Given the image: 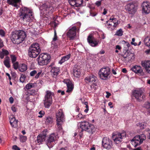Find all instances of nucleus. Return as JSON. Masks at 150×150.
I'll use <instances>...</instances> for the list:
<instances>
[{"instance_id": "nucleus-1", "label": "nucleus", "mask_w": 150, "mask_h": 150, "mask_svg": "<svg viewBox=\"0 0 150 150\" xmlns=\"http://www.w3.org/2000/svg\"><path fill=\"white\" fill-rule=\"evenodd\" d=\"M26 37L25 32L22 30L15 31L11 33V39L14 44H18L22 42Z\"/></svg>"}, {"instance_id": "nucleus-2", "label": "nucleus", "mask_w": 150, "mask_h": 150, "mask_svg": "<svg viewBox=\"0 0 150 150\" xmlns=\"http://www.w3.org/2000/svg\"><path fill=\"white\" fill-rule=\"evenodd\" d=\"M19 15L21 19L26 22H29L30 20H33L34 18L32 11L26 7H22L20 9Z\"/></svg>"}, {"instance_id": "nucleus-3", "label": "nucleus", "mask_w": 150, "mask_h": 150, "mask_svg": "<svg viewBox=\"0 0 150 150\" xmlns=\"http://www.w3.org/2000/svg\"><path fill=\"white\" fill-rule=\"evenodd\" d=\"M80 127L82 132L83 130L86 131L91 135L95 134L96 130L94 125L87 121L81 122L80 123Z\"/></svg>"}, {"instance_id": "nucleus-4", "label": "nucleus", "mask_w": 150, "mask_h": 150, "mask_svg": "<svg viewBox=\"0 0 150 150\" xmlns=\"http://www.w3.org/2000/svg\"><path fill=\"white\" fill-rule=\"evenodd\" d=\"M80 127L82 132L83 130L86 131L91 135L95 134L96 130L94 125L87 121L81 122L80 123Z\"/></svg>"}, {"instance_id": "nucleus-5", "label": "nucleus", "mask_w": 150, "mask_h": 150, "mask_svg": "<svg viewBox=\"0 0 150 150\" xmlns=\"http://www.w3.org/2000/svg\"><path fill=\"white\" fill-rule=\"evenodd\" d=\"M41 51L40 45L35 43L31 45L28 50V55L30 57L35 58L39 54Z\"/></svg>"}, {"instance_id": "nucleus-6", "label": "nucleus", "mask_w": 150, "mask_h": 150, "mask_svg": "<svg viewBox=\"0 0 150 150\" xmlns=\"http://www.w3.org/2000/svg\"><path fill=\"white\" fill-rule=\"evenodd\" d=\"M42 8V12L46 17H48L52 14L54 11V8L52 4L48 2L43 4L41 6Z\"/></svg>"}, {"instance_id": "nucleus-7", "label": "nucleus", "mask_w": 150, "mask_h": 150, "mask_svg": "<svg viewBox=\"0 0 150 150\" xmlns=\"http://www.w3.org/2000/svg\"><path fill=\"white\" fill-rule=\"evenodd\" d=\"M50 56L47 53H42L40 54L37 59L38 64L40 65H47L50 61Z\"/></svg>"}, {"instance_id": "nucleus-8", "label": "nucleus", "mask_w": 150, "mask_h": 150, "mask_svg": "<svg viewBox=\"0 0 150 150\" xmlns=\"http://www.w3.org/2000/svg\"><path fill=\"white\" fill-rule=\"evenodd\" d=\"M146 139V137L144 134L137 135L131 140V143L134 147H136L141 144Z\"/></svg>"}, {"instance_id": "nucleus-9", "label": "nucleus", "mask_w": 150, "mask_h": 150, "mask_svg": "<svg viewBox=\"0 0 150 150\" xmlns=\"http://www.w3.org/2000/svg\"><path fill=\"white\" fill-rule=\"evenodd\" d=\"M110 68L108 67L101 68L98 72V75L100 78L103 80H106L110 77Z\"/></svg>"}, {"instance_id": "nucleus-10", "label": "nucleus", "mask_w": 150, "mask_h": 150, "mask_svg": "<svg viewBox=\"0 0 150 150\" xmlns=\"http://www.w3.org/2000/svg\"><path fill=\"white\" fill-rule=\"evenodd\" d=\"M46 94L45 96V100L44 104L45 108H49L52 103V97L54 95V93L50 91H47L46 92Z\"/></svg>"}, {"instance_id": "nucleus-11", "label": "nucleus", "mask_w": 150, "mask_h": 150, "mask_svg": "<svg viewBox=\"0 0 150 150\" xmlns=\"http://www.w3.org/2000/svg\"><path fill=\"white\" fill-rule=\"evenodd\" d=\"M133 97H134L136 100L139 102L143 100L145 98V96L144 93L141 90H135L133 91L132 93Z\"/></svg>"}, {"instance_id": "nucleus-12", "label": "nucleus", "mask_w": 150, "mask_h": 150, "mask_svg": "<svg viewBox=\"0 0 150 150\" xmlns=\"http://www.w3.org/2000/svg\"><path fill=\"white\" fill-rule=\"evenodd\" d=\"M58 138L57 133H53L51 134L48 137L46 141V144L50 148L52 147L54 144V142Z\"/></svg>"}, {"instance_id": "nucleus-13", "label": "nucleus", "mask_w": 150, "mask_h": 150, "mask_svg": "<svg viewBox=\"0 0 150 150\" xmlns=\"http://www.w3.org/2000/svg\"><path fill=\"white\" fill-rule=\"evenodd\" d=\"M126 136V134L125 132L115 134L113 137L114 142L117 144H120L122 142L123 138H125Z\"/></svg>"}, {"instance_id": "nucleus-14", "label": "nucleus", "mask_w": 150, "mask_h": 150, "mask_svg": "<svg viewBox=\"0 0 150 150\" xmlns=\"http://www.w3.org/2000/svg\"><path fill=\"white\" fill-rule=\"evenodd\" d=\"M102 145L104 148L110 149L112 146V141L108 138L104 137L102 141Z\"/></svg>"}, {"instance_id": "nucleus-15", "label": "nucleus", "mask_w": 150, "mask_h": 150, "mask_svg": "<svg viewBox=\"0 0 150 150\" xmlns=\"http://www.w3.org/2000/svg\"><path fill=\"white\" fill-rule=\"evenodd\" d=\"M76 26H73L69 29L67 33V37L70 40H73L76 36Z\"/></svg>"}, {"instance_id": "nucleus-16", "label": "nucleus", "mask_w": 150, "mask_h": 150, "mask_svg": "<svg viewBox=\"0 0 150 150\" xmlns=\"http://www.w3.org/2000/svg\"><path fill=\"white\" fill-rule=\"evenodd\" d=\"M87 40L89 44L92 47H95L98 45V40L95 38L91 34L88 37Z\"/></svg>"}, {"instance_id": "nucleus-17", "label": "nucleus", "mask_w": 150, "mask_h": 150, "mask_svg": "<svg viewBox=\"0 0 150 150\" xmlns=\"http://www.w3.org/2000/svg\"><path fill=\"white\" fill-rule=\"evenodd\" d=\"M126 9L129 14L133 15L136 12L137 8L134 4L129 3L127 5Z\"/></svg>"}, {"instance_id": "nucleus-18", "label": "nucleus", "mask_w": 150, "mask_h": 150, "mask_svg": "<svg viewBox=\"0 0 150 150\" xmlns=\"http://www.w3.org/2000/svg\"><path fill=\"white\" fill-rule=\"evenodd\" d=\"M56 118L57 123L60 124L61 122H63L64 120V115L61 109L59 110L56 113Z\"/></svg>"}, {"instance_id": "nucleus-19", "label": "nucleus", "mask_w": 150, "mask_h": 150, "mask_svg": "<svg viewBox=\"0 0 150 150\" xmlns=\"http://www.w3.org/2000/svg\"><path fill=\"white\" fill-rule=\"evenodd\" d=\"M97 80V77L93 74H91L86 77L84 79V81L86 83H96Z\"/></svg>"}, {"instance_id": "nucleus-20", "label": "nucleus", "mask_w": 150, "mask_h": 150, "mask_svg": "<svg viewBox=\"0 0 150 150\" xmlns=\"http://www.w3.org/2000/svg\"><path fill=\"white\" fill-rule=\"evenodd\" d=\"M131 70L137 74L140 75H143L144 73L142 68L140 66L135 65L131 69Z\"/></svg>"}, {"instance_id": "nucleus-21", "label": "nucleus", "mask_w": 150, "mask_h": 150, "mask_svg": "<svg viewBox=\"0 0 150 150\" xmlns=\"http://www.w3.org/2000/svg\"><path fill=\"white\" fill-rule=\"evenodd\" d=\"M64 82L66 83L67 86V89L66 91L67 93L71 92L74 88L73 85L69 79H65L64 81Z\"/></svg>"}, {"instance_id": "nucleus-22", "label": "nucleus", "mask_w": 150, "mask_h": 150, "mask_svg": "<svg viewBox=\"0 0 150 150\" xmlns=\"http://www.w3.org/2000/svg\"><path fill=\"white\" fill-rule=\"evenodd\" d=\"M143 11L145 13L148 14L150 12V6L147 2H144L142 5Z\"/></svg>"}, {"instance_id": "nucleus-23", "label": "nucleus", "mask_w": 150, "mask_h": 150, "mask_svg": "<svg viewBox=\"0 0 150 150\" xmlns=\"http://www.w3.org/2000/svg\"><path fill=\"white\" fill-rule=\"evenodd\" d=\"M10 123L12 127H16L18 125V120H16L13 116H11L9 118Z\"/></svg>"}, {"instance_id": "nucleus-24", "label": "nucleus", "mask_w": 150, "mask_h": 150, "mask_svg": "<svg viewBox=\"0 0 150 150\" xmlns=\"http://www.w3.org/2000/svg\"><path fill=\"white\" fill-rule=\"evenodd\" d=\"M42 73V71H39L38 72L36 70H33L31 71L30 73V75L31 76H35V78L36 79H38Z\"/></svg>"}, {"instance_id": "nucleus-25", "label": "nucleus", "mask_w": 150, "mask_h": 150, "mask_svg": "<svg viewBox=\"0 0 150 150\" xmlns=\"http://www.w3.org/2000/svg\"><path fill=\"white\" fill-rule=\"evenodd\" d=\"M21 0H7V2L8 4L17 8L18 6L17 4L21 2Z\"/></svg>"}, {"instance_id": "nucleus-26", "label": "nucleus", "mask_w": 150, "mask_h": 150, "mask_svg": "<svg viewBox=\"0 0 150 150\" xmlns=\"http://www.w3.org/2000/svg\"><path fill=\"white\" fill-rule=\"evenodd\" d=\"M141 65L145 69L146 71L147 69L150 68V61L145 60L142 61L141 62Z\"/></svg>"}, {"instance_id": "nucleus-27", "label": "nucleus", "mask_w": 150, "mask_h": 150, "mask_svg": "<svg viewBox=\"0 0 150 150\" xmlns=\"http://www.w3.org/2000/svg\"><path fill=\"white\" fill-rule=\"evenodd\" d=\"M51 71L54 76H57L59 74L60 71V69L59 67H52Z\"/></svg>"}, {"instance_id": "nucleus-28", "label": "nucleus", "mask_w": 150, "mask_h": 150, "mask_svg": "<svg viewBox=\"0 0 150 150\" xmlns=\"http://www.w3.org/2000/svg\"><path fill=\"white\" fill-rule=\"evenodd\" d=\"M9 54V52L6 50L3 49L2 51H0V57L3 59L4 58L5 55L7 56Z\"/></svg>"}, {"instance_id": "nucleus-29", "label": "nucleus", "mask_w": 150, "mask_h": 150, "mask_svg": "<svg viewBox=\"0 0 150 150\" xmlns=\"http://www.w3.org/2000/svg\"><path fill=\"white\" fill-rule=\"evenodd\" d=\"M3 63L5 66L8 68H9L11 67L10 59L9 57L6 56L5 57Z\"/></svg>"}, {"instance_id": "nucleus-30", "label": "nucleus", "mask_w": 150, "mask_h": 150, "mask_svg": "<svg viewBox=\"0 0 150 150\" xmlns=\"http://www.w3.org/2000/svg\"><path fill=\"white\" fill-rule=\"evenodd\" d=\"M71 56V54H69L68 55L62 57V59L59 62V63L62 64L65 61L68 60L70 58Z\"/></svg>"}, {"instance_id": "nucleus-31", "label": "nucleus", "mask_w": 150, "mask_h": 150, "mask_svg": "<svg viewBox=\"0 0 150 150\" xmlns=\"http://www.w3.org/2000/svg\"><path fill=\"white\" fill-rule=\"evenodd\" d=\"M81 70L79 69L75 68L73 70V74L75 77L79 78L81 74Z\"/></svg>"}, {"instance_id": "nucleus-32", "label": "nucleus", "mask_w": 150, "mask_h": 150, "mask_svg": "<svg viewBox=\"0 0 150 150\" xmlns=\"http://www.w3.org/2000/svg\"><path fill=\"white\" fill-rule=\"evenodd\" d=\"M27 69V66L24 64H21L19 65V70L22 72L25 71Z\"/></svg>"}, {"instance_id": "nucleus-33", "label": "nucleus", "mask_w": 150, "mask_h": 150, "mask_svg": "<svg viewBox=\"0 0 150 150\" xmlns=\"http://www.w3.org/2000/svg\"><path fill=\"white\" fill-rule=\"evenodd\" d=\"M45 140V139L44 137H41L40 135H39L37 137V143L39 144H42V142Z\"/></svg>"}, {"instance_id": "nucleus-34", "label": "nucleus", "mask_w": 150, "mask_h": 150, "mask_svg": "<svg viewBox=\"0 0 150 150\" xmlns=\"http://www.w3.org/2000/svg\"><path fill=\"white\" fill-rule=\"evenodd\" d=\"M53 121V119L50 117H46V119L45 123L47 124H51Z\"/></svg>"}, {"instance_id": "nucleus-35", "label": "nucleus", "mask_w": 150, "mask_h": 150, "mask_svg": "<svg viewBox=\"0 0 150 150\" xmlns=\"http://www.w3.org/2000/svg\"><path fill=\"white\" fill-rule=\"evenodd\" d=\"M36 83H29L26 85L25 88L27 90L30 89L32 88H34L35 86L36 85Z\"/></svg>"}, {"instance_id": "nucleus-36", "label": "nucleus", "mask_w": 150, "mask_h": 150, "mask_svg": "<svg viewBox=\"0 0 150 150\" xmlns=\"http://www.w3.org/2000/svg\"><path fill=\"white\" fill-rule=\"evenodd\" d=\"M123 31L120 28L118 30H117L115 35L121 37L123 35Z\"/></svg>"}, {"instance_id": "nucleus-37", "label": "nucleus", "mask_w": 150, "mask_h": 150, "mask_svg": "<svg viewBox=\"0 0 150 150\" xmlns=\"http://www.w3.org/2000/svg\"><path fill=\"white\" fill-rule=\"evenodd\" d=\"M145 45L148 47H150V38H146L144 40Z\"/></svg>"}, {"instance_id": "nucleus-38", "label": "nucleus", "mask_w": 150, "mask_h": 150, "mask_svg": "<svg viewBox=\"0 0 150 150\" xmlns=\"http://www.w3.org/2000/svg\"><path fill=\"white\" fill-rule=\"evenodd\" d=\"M48 134V131L47 129H45L41 132L39 135H40L41 137H44L45 139V138Z\"/></svg>"}, {"instance_id": "nucleus-39", "label": "nucleus", "mask_w": 150, "mask_h": 150, "mask_svg": "<svg viewBox=\"0 0 150 150\" xmlns=\"http://www.w3.org/2000/svg\"><path fill=\"white\" fill-rule=\"evenodd\" d=\"M76 7H79L81 6L83 3V0H76Z\"/></svg>"}, {"instance_id": "nucleus-40", "label": "nucleus", "mask_w": 150, "mask_h": 150, "mask_svg": "<svg viewBox=\"0 0 150 150\" xmlns=\"http://www.w3.org/2000/svg\"><path fill=\"white\" fill-rule=\"evenodd\" d=\"M122 42L125 45V48L126 50H128L129 47L130 46V45L127 42H126L125 40L122 41Z\"/></svg>"}, {"instance_id": "nucleus-41", "label": "nucleus", "mask_w": 150, "mask_h": 150, "mask_svg": "<svg viewBox=\"0 0 150 150\" xmlns=\"http://www.w3.org/2000/svg\"><path fill=\"white\" fill-rule=\"evenodd\" d=\"M12 63L13 64V67L16 70L18 68L19 69V63L18 62H14V63Z\"/></svg>"}, {"instance_id": "nucleus-42", "label": "nucleus", "mask_w": 150, "mask_h": 150, "mask_svg": "<svg viewBox=\"0 0 150 150\" xmlns=\"http://www.w3.org/2000/svg\"><path fill=\"white\" fill-rule=\"evenodd\" d=\"M57 39V33L56 30H54V37L53 38V40L51 42V44L52 45H54V42L56 41Z\"/></svg>"}, {"instance_id": "nucleus-43", "label": "nucleus", "mask_w": 150, "mask_h": 150, "mask_svg": "<svg viewBox=\"0 0 150 150\" xmlns=\"http://www.w3.org/2000/svg\"><path fill=\"white\" fill-rule=\"evenodd\" d=\"M10 57L12 63H14L16 62L17 60V57L15 55L11 54L10 55Z\"/></svg>"}, {"instance_id": "nucleus-44", "label": "nucleus", "mask_w": 150, "mask_h": 150, "mask_svg": "<svg viewBox=\"0 0 150 150\" xmlns=\"http://www.w3.org/2000/svg\"><path fill=\"white\" fill-rule=\"evenodd\" d=\"M137 125L141 129H143L146 127V125L143 123H138Z\"/></svg>"}, {"instance_id": "nucleus-45", "label": "nucleus", "mask_w": 150, "mask_h": 150, "mask_svg": "<svg viewBox=\"0 0 150 150\" xmlns=\"http://www.w3.org/2000/svg\"><path fill=\"white\" fill-rule=\"evenodd\" d=\"M144 107L146 108L150 109V103L148 102H145L144 104Z\"/></svg>"}, {"instance_id": "nucleus-46", "label": "nucleus", "mask_w": 150, "mask_h": 150, "mask_svg": "<svg viewBox=\"0 0 150 150\" xmlns=\"http://www.w3.org/2000/svg\"><path fill=\"white\" fill-rule=\"evenodd\" d=\"M25 78V76L23 74H22L20 79V82L23 83Z\"/></svg>"}, {"instance_id": "nucleus-47", "label": "nucleus", "mask_w": 150, "mask_h": 150, "mask_svg": "<svg viewBox=\"0 0 150 150\" xmlns=\"http://www.w3.org/2000/svg\"><path fill=\"white\" fill-rule=\"evenodd\" d=\"M36 91L35 89H33L29 90L28 91V93L30 95H34L35 94Z\"/></svg>"}, {"instance_id": "nucleus-48", "label": "nucleus", "mask_w": 150, "mask_h": 150, "mask_svg": "<svg viewBox=\"0 0 150 150\" xmlns=\"http://www.w3.org/2000/svg\"><path fill=\"white\" fill-rule=\"evenodd\" d=\"M97 85L96 83H92V84L91 86V88L94 89V90H96V86H97Z\"/></svg>"}, {"instance_id": "nucleus-49", "label": "nucleus", "mask_w": 150, "mask_h": 150, "mask_svg": "<svg viewBox=\"0 0 150 150\" xmlns=\"http://www.w3.org/2000/svg\"><path fill=\"white\" fill-rule=\"evenodd\" d=\"M77 118L78 120L82 119L84 118V117L83 115L81 113H79L77 116Z\"/></svg>"}, {"instance_id": "nucleus-50", "label": "nucleus", "mask_w": 150, "mask_h": 150, "mask_svg": "<svg viewBox=\"0 0 150 150\" xmlns=\"http://www.w3.org/2000/svg\"><path fill=\"white\" fill-rule=\"evenodd\" d=\"M5 31L2 29L0 30V35L2 37H4L5 35Z\"/></svg>"}, {"instance_id": "nucleus-51", "label": "nucleus", "mask_w": 150, "mask_h": 150, "mask_svg": "<svg viewBox=\"0 0 150 150\" xmlns=\"http://www.w3.org/2000/svg\"><path fill=\"white\" fill-rule=\"evenodd\" d=\"M116 22H115V23L114 24V25H113L114 28H116L120 23V21H116Z\"/></svg>"}, {"instance_id": "nucleus-52", "label": "nucleus", "mask_w": 150, "mask_h": 150, "mask_svg": "<svg viewBox=\"0 0 150 150\" xmlns=\"http://www.w3.org/2000/svg\"><path fill=\"white\" fill-rule=\"evenodd\" d=\"M62 122H61L60 123H61L60 124H58L57 123V127H58V128L59 130H60L62 129V126L61 125H62Z\"/></svg>"}, {"instance_id": "nucleus-53", "label": "nucleus", "mask_w": 150, "mask_h": 150, "mask_svg": "<svg viewBox=\"0 0 150 150\" xmlns=\"http://www.w3.org/2000/svg\"><path fill=\"white\" fill-rule=\"evenodd\" d=\"M135 39L134 38H133L132 39V41L131 42V44L135 46H137V44L136 42H134L135 41Z\"/></svg>"}, {"instance_id": "nucleus-54", "label": "nucleus", "mask_w": 150, "mask_h": 150, "mask_svg": "<svg viewBox=\"0 0 150 150\" xmlns=\"http://www.w3.org/2000/svg\"><path fill=\"white\" fill-rule=\"evenodd\" d=\"M101 1H97L95 3V5L99 7L101 5Z\"/></svg>"}, {"instance_id": "nucleus-55", "label": "nucleus", "mask_w": 150, "mask_h": 150, "mask_svg": "<svg viewBox=\"0 0 150 150\" xmlns=\"http://www.w3.org/2000/svg\"><path fill=\"white\" fill-rule=\"evenodd\" d=\"M13 149L14 150H20V149L16 145H14L12 147Z\"/></svg>"}, {"instance_id": "nucleus-56", "label": "nucleus", "mask_w": 150, "mask_h": 150, "mask_svg": "<svg viewBox=\"0 0 150 150\" xmlns=\"http://www.w3.org/2000/svg\"><path fill=\"white\" fill-rule=\"evenodd\" d=\"M4 46V43L3 41L0 38V49Z\"/></svg>"}, {"instance_id": "nucleus-57", "label": "nucleus", "mask_w": 150, "mask_h": 150, "mask_svg": "<svg viewBox=\"0 0 150 150\" xmlns=\"http://www.w3.org/2000/svg\"><path fill=\"white\" fill-rule=\"evenodd\" d=\"M69 3L72 6H76V1H71Z\"/></svg>"}, {"instance_id": "nucleus-58", "label": "nucleus", "mask_w": 150, "mask_h": 150, "mask_svg": "<svg viewBox=\"0 0 150 150\" xmlns=\"http://www.w3.org/2000/svg\"><path fill=\"white\" fill-rule=\"evenodd\" d=\"M9 101L11 104L13 103L14 101L13 98L12 97H11L9 98Z\"/></svg>"}, {"instance_id": "nucleus-59", "label": "nucleus", "mask_w": 150, "mask_h": 150, "mask_svg": "<svg viewBox=\"0 0 150 150\" xmlns=\"http://www.w3.org/2000/svg\"><path fill=\"white\" fill-rule=\"evenodd\" d=\"M58 93H61V94L62 95H63L65 94V92L64 91H62L61 90H59L58 91Z\"/></svg>"}, {"instance_id": "nucleus-60", "label": "nucleus", "mask_w": 150, "mask_h": 150, "mask_svg": "<svg viewBox=\"0 0 150 150\" xmlns=\"http://www.w3.org/2000/svg\"><path fill=\"white\" fill-rule=\"evenodd\" d=\"M11 74L12 76L14 78H15L16 77V74L13 72H12L11 73Z\"/></svg>"}, {"instance_id": "nucleus-61", "label": "nucleus", "mask_w": 150, "mask_h": 150, "mask_svg": "<svg viewBox=\"0 0 150 150\" xmlns=\"http://www.w3.org/2000/svg\"><path fill=\"white\" fill-rule=\"evenodd\" d=\"M106 93L107 94V95L106 96V97L107 98H108L111 95V93L108 91L106 92Z\"/></svg>"}, {"instance_id": "nucleus-62", "label": "nucleus", "mask_w": 150, "mask_h": 150, "mask_svg": "<svg viewBox=\"0 0 150 150\" xmlns=\"http://www.w3.org/2000/svg\"><path fill=\"white\" fill-rule=\"evenodd\" d=\"M12 110L14 112H15L16 111V109L15 107L14 106H13L11 108Z\"/></svg>"}, {"instance_id": "nucleus-63", "label": "nucleus", "mask_w": 150, "mask_h": 150, "mask_svg": "<svg viewBox=\"0 0 150 150\" xmlns=\"http://www.w3.org/2000/svg\"><path fill=\"white\" fill-rule=\"evenodd\" d=\"M121 47L119 45H117L116 46V49L120 50L121 49Z\"/></svg>"}, {"instance_id": "nucleus-64", "label": "nucleus", "mask_w": 150, "mask_h": 150, "mask_svg": "<svg viewBox=\"0 0 150 150\" xmlns=\"http://www.w3.org/2000/svg\"><path fill=\"white\" fill-rule=\"evenodd\" d=\"M59 150H68V148L67 147H65L64 148H61Z\"/></svg>"}]
</instances>
